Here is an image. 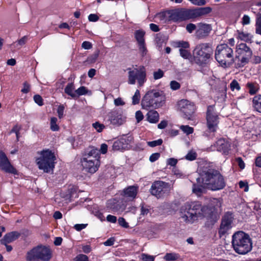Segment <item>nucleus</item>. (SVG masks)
<instances>
[{
    "label": "nucleus",
    "instance_id": "obj_1",
    "mask_svg": "<svg viewBox=\"0 0 261 261\" xmlns=\"http://www.w3.org/2000/svg\"><path fill=\"white\" fill-rule=\"evenodd\" d=\"M180 213L184 221L189 223H193L198 218H205V225L208 227L214 225L219 219L215 209L202 206L198 201L186 202L181 207Z\"/></svg>",
    "mask_w": 261,
    "mask_h": 261
},
{
    "label": "nucleus",
    "instance_id": "obj_2",
    "mask_svg": "<svg viewBox=\"0 0 261 261\" xmlns=\"http://www.w3.org/2000/svg\"><path fill=\"white\" fill-rule=\"evenodd\" d=\"M199 177L196 178L197 184L213 191L219 190L225 186L223 176L220 172L209 166L200 167L198 170Z\"/></svg>",
    "mask_w": 261,
    "mask_h": 261
},
{
    "label": "nucleus",
    "instance_id": "obj_3",
    "mask_svg": "<svg viewBox=\"0 0 261 261\" xmlns=\"http://www.w3.org/2000/svg\"><path fill=\"white\" fill-rule=\"evenodd\" d=\"M212 10V8L209 7L194 9H178L171 12L169 19L174 22L195 19L208 14Z\"/></svg>",
    "mask_w": 261,
    "mask_h": 261
},
{
    "label": "nucleus",
    "instance_id": "obj_4",
    "mask_svg": "<svg viewBox=\"0 0 261 261\" xmlns=\"http://www.w3.org/2000/svg\"><path fill=\"white\" fill-rule=\"evenodd\" d=\"M232 245L235 251L241 254H246L252 249V243L249 236L242 231L233 234Z\"/></svg>",
    "mask_w": 261,
    "mask_h": 261
},
{
    "label": "nucleus",
    "instance_id": "obj_5",
    "mask_svg": "<svg viewBox=\"0 0 261 261\" xmlns=\"http://www.w3.org/2000/svg\"><path fill=\"white\" fill-rule=\"evenodd\" d=\"M215 59L223 67H230L234 62L232 49L226 44L218 45L215 51Z\"/></svg>",
    "mask_w": 261,
    "mask_h": 261
},
{
    "label": "nucleus",
    "instance_id": "obj_6",
    "mask_svg": "<svg viewBox=\"0 0 261 261\" xmlns=\"http://www.w3.org/2000/svg\"><path fill=\"white\" fill-rule=\"evenodd\" d=\"M40 156L36 159L38 168L44 172H53L55 168V161L56 158L54 152L49 149L40 152Z\"/></svg>",
    "mask_w": 261,
    "mask_h": 261
},
{
    "label": "nucleus",
    "instance_id": "obj_7",
    "mask_svg": "<svg viewBox=\"0 0 261 261\" xmlns=\"http://www.w3.org/2000/svg\"><path fill=\"white\" fill-rule=\"evenodd\" d=\"M213 54V46L210 43H203L197 45L193 51L194 60L197 64L200 65L206 64Z\"/></svg>",
    "mask_w": 261,
    "mask_h": 261
},
{
    "label": "nucleus",
    "instance_id": "obj_8",
    "mask_svg": "<svg viewBox=\"0 0 261 261\" xmlns=\"http://www.w3.org/2000/svg\"><path fill=\"white\" fill-rule=\"evenodd\" d=\"M51 258V251L47 247L39 245L29 251L26 254L27 261H49Z\"/></svg>",
    "mask_w": 261,
    "mask_h": 261
},
{
    "label": "nucleus",
    "instance_id": "obj_9",
    "mask_svg": "<svg viewBox=\"0 0 261 261\" xmlns=\"http://www.w3.org/2000/svg\"><path fill=\"white\" fill-rule=\"evenodd\" d=\"M219 117L214 112V107L209 106L206 112V125L207 129L203 133V136L210 139L215 137V133L218 128Z\"/></svg>",
    "mask_w": 261,
    "mask_h": 261
},
{
    "label": "nucleus",
    "instance_id": "obj_10",
    "mask_svg": "<svg viewBox=\"0 0 261 261\" xmlns=\"http://www.w3.org/2000/svg\"><path fill=\"white\" fill-rule=\"evenodd\" d=\"M141 106L143 109L147 110L160 108L162 106L160 93L155 90L148 91L142 99Z\"/></svg>",
    "mask_w": 261,
    "mask_h": 261
},
{
    "label": "nucleus",
    "instance_id": "obj_11",
    "mask_svg": "<svg viewBox=\"0 0 261 261\" xmlns=\"http://www.w3.org/2000/svg\"><path fill=\"white\" fill-rule=\"evenodd\" d=\"M128 83L131 85H134L137 80L140 87L143 85L146 81V72L144 66H140L139 68H134L133 70L128 69Z\"/></svg>",
    "mask_w": 261,
    "mask_h": 261
},
{
    "label": "nucleus",
    "instance_id": "obj_12",
    "mask_svg": "<svg viewBox=\"0 0 261 261\" xmlns=\"http://www.w3.org/2000/svg\"><path fill=\"white\" fill-rule=\"evenodd\" d=\"M150 191L152 195L159 198L168 194L171 191V187L169 183L156 180L152 183Z\"/></svg>",
    "mask_w": 261,
    "mask_h": 261
},
{
    "label": "nucleus",
    "instance_id": "obj_13",
    "mask_svg": "<svg viewBox=\"0 0 261 261\" xmlns=\"http://www.w3.org/2000/svg\"><path fill=\"white\" fill-rule=\"evenodd\" d=\"M179 110L182 113V117L189 120H193L195 117V107L193 103L186 99H182L178 102Z\"/></svg>",
    "mask_w": 261,
    "mask_h": 261
},
{
    "label": "nucleus",
    "instance_id": "obj_14",
    "mask_svg": "<svg viewBox=\"0 0 261 261\" xmlns=\"http://www.w3.org/2000/svg\"><path fill=\"white\" fill-rule=\"evenodd\" d=\"M236 52L238 54L236 58H239L240 56H242L240 60L241 65L239 67L243 66L248 63L252 55V51L250 48L246 43H241L237 45Z\"/></svg>",
    "mask_w": 261,
    "mask_h": 261
},
{
    "label": "nucleus",
    "instance_id": "obj_15",
    "mask_svg": "<svg viewBox=\"0 0 261 261\" xmlns=\"http://www.w3.org/2000/svg\"><path fill=\"white\" fill-rule=\"evenodd\" d=\"M233 221V214L229 212H226L222 218L220 226L219 234L220 236L224 235L232 227Z\"/></svg>",
    "mask_w": 261,
    "mask_h": 261
},
{
    "label": "nucleus",
    "instance_id": "obj_16",
    "mask_svg": "<svg viewBox=\"0 0 261 261\" xmlns=\"http://www.w3.org/2000/svg\"><path fill=\"white\" fill-rule=\"evenodd\" d=\"M0 169L6 173L17 174V170L12 165L6 154L0 150Z\"/></svg>",
    "mask_w": 261,
    "mask_h": 261
},
{
    "label": "nucleus",
    "instance_id": "obj_17",
    "mask_svg": "<svg viewBox=\"0 0 261 261\" xmlns=\"http://www.w3.org/2000/svg\"><path fill=\"white\" fill-rule=\"evenodd\" d=\"M107 117L110 123L115 125H122L125 120V117L123 116L122 111L117 110L109 112Z\"/></svg>",
    "mask_w": 261,
    "mask_h": 261
},
{
    "label": "nucleus",
    "instance_id": "obj_18",
    "mask_svg": "<svg viewBox=\"0 0 261 261\" xmlns=\"http://www.w3.org/2000/svg\"><path fill=\"white\" fill-rule=\"evenodd\" d=\"M212 30V28L211 24L200 22L197 24L195 35L199 39H203L208 36Z\"/></svg>",
    "mask_w": 261,
    "mask_h": 261
},
{
    "label": "nucleus",
    "instance_id": "obj_19",
    "mask_svg": "<svg viewBox=\"0 0 261 261\" xmlns=\"http://www.w3.org/2000/svg\"><path fill=\"white\" fill-rule=\"evenodd\" d=\"M83 170L90 173H94L98 170L100 166V161L92 160L81 161Z\"/></svg>",
    "mask_w": 261,
    "mask_h": 261
},
{
    "label": "nucleus",
    "instance_id": "obj_20",
    "mask_svg": "<svg viewBox=\"0 0 261 261\" xmlns=\"http://www.w3.org/2000/svg\"><path fill=\"white\" fill-rule=\"evenodd\" d=\"M138 191V187L132 186L124 189L123 191L122 200L124 202L133 201L136 197Z\"/></svg>",
    "mask_w": 261,
    "mask_h": 261
},
{
    "label": "nucleus",
    "instance_id": "obj_21",
    "mask_svg": "<svg viewBox=\"0 0 261 261\" xmlns=\"http://www.w3.org/2000/svg\"><path fill=\"white\" fill-rule=\"evenodd\" d=\"M107 207L113 212L119 214L125 210L126 205L124 203L119 202L115 199H113L108 201Z\"/></svg>",
    "mask_w": 261,
    "mask_h": 261
},
{
    "label": "nucleus",
    "instance_id": "obj_22",
    "mask_svg": "<svg viewBox=\"0 0 261 261\" xmlns=\"http://www.w3.org/2000/svg\"><path fill=\"white\" fill-rule=\"evenodd\" d=\"M230 146L229 143L223 138L219 139L214 144L213 146H212V147H215L217 151L224 154L228 152Z\"/></svg>",
    "mask_w": 261,
    "mask_h": 261
},
{
    "label": "nucleus",
    "instance_id": "obj_23",
    "mask_svg": "<svg viewBox=\"0 0 261 261\" xmlns=\"http://www.w3.org/2000/svg\"><path fill=\"white\" fill-rule=\"evenodd\" d=\"M20 236V233L17 231H12L10 233H8L5 234L3 238L1 240V243L2 244L6 245V244L16 240Z\"/></svg>",
    "mask_w": 261,
    "mask_h": 261
},
{
    "label": "nucleus",
    "instance_id": "obj_24",
    "mask_svg": "<svg viewBox=\"0 0 261 261\" xmlns=\"http://www.w3.org/2000/svg\"><path fill=\"white\" fill-rule=\"evenodd\" d=\"M252 107L254 111L261 113V94H257L252 98Z\"/></svg>",
    "mask_w": 261,
    "mask_h": 261
},
{
    "label": "nucleus",
    "instance_id": "obj_25",
    "mask_svg": "<svg viewBox=\"0 0 261 261\" xmlns=\"http://www.w3.org/2000/svg\"><path fill=\"white\" fill-rule=\"evenodd\" d=\"M246 87L250 95L255 94L259 89V85L255 82H248L246 85Z\"/></svg>",
    "mask_w": 261,
    "mask_h": 261
},
{
    "label": "nucleus",
    "instance_id": "obj_26",
    "mask_svg": "<svg viewBox=\"0 0 261 261\" xmlns=\"http://www.w3.org/2000/svg\"><path fill=\"white\" fill-rule=\"evenodd\" d=\"M126 147V141L125 139L121 138L115 141L112 146L113 150L117 151L124 149Z\"/></svg>",
    "mask_w": 261,
    "mask_h": 261
},
{
    "label": "nucleus",
    "instance_id": "obj_27",
    "mask_svg": "<svg viewBox=\"0 0 261 261\" xmlns=\"http://www.w3.org/2000/svg\"><path fill=\"white\" fill-rule=\"evenodd\" d=\"M147 119L148 121L152 123H156L159 121V113L154 110H150L147 114Z\"/></svg>",
    "mask_w": 261,
    "mask_h": 261
},
{
    "label": "nucleus",
    "instance_id": "obj_28",
    "mask_svg": "<svg viewBox=\"0 0 261 261\" xmlns=\"http://www.w3.org/2000/svg\"><path fill=\"white\" fill-rule=\"evenodd\" d=\"M237 38L245 42H251L252 36L248 33L244 32L239 30L237 31Z\"/></svg>",
    "mask_w": 261,
    "mask_h": 261
},
{
    "label": "nucleus",
    "instance_id": "obj_29",
    "mask_svg": "<svg viewBox=\"0 0 261 261\" xmlns=\"http://www.w3.org/2000/svg\"><path fill=\"white\" fill-rule=\"evenodd\" d=\"M145 32L143 30H137L135 32V37L138 45L145 43L144 36Z\"/></svg>",
    "mask_w": 261,
    "mask_h": 261
},
{
    "label": "nucleus",
    "instance_id": "obj_30",
    "mask_svg": "<svg viewBox=\"0 0 261 261\" xmlns=\"http://www.w3.org/2000/svg\"><path fill=\"white\" fill-rule=\"evenodd\" d=\"M65 93L68 95H70L72 98H75L76 97L73 83H71L68 84L65 88Z\"/></svg>",
    "mask_w": 261,
    "mask_h": 261
},
{
    "label": "nucleus",
    "instance_id": "obj_31",
    "mask_svg": "<svg viewBox=\"0 0 261 261\" xmlns=\"http://www.w3.org/2000/svg\"><path fill=\"white\" fill-rule=\"evenodd\" d=\"M99 155V150L94 147H90L88 148L83 154L82 157L90 156L92 155Z\"/></svg>",
    "mask_w": 261,
    "mask_h": 261
},
{
    "label": "nucleus",
    "instance_id": "obj_32",
    "mask_svg": "<svg viewBox=\"0 0 261 261\" xmlns=\"http://www.w3.org/2000/svg\"><path fill=\"white\" fill-rule=\"evenodd\" d=\"M199 185L198 186L193 184L192 189L193 192L198 196H200L203 192L204 188H205L201 185Z\"/></svg>",
    "mask_w": 261,
    "mask_h": 261
},
{
    "label": "nucleus",
    "instance_id": "obj_33",
    "mask_svg": "<svg viewBox=\"0 0 261 261\" xmlns=\"http://www.w3.org/2000/svg\"><path fill=\"white\" fill-rule=\"evenodd\" d=\"M211 205L212 207H208V208H214L216 213H217L216 211V207H220L221 206V202L220 200L217 198H214L211 201ZM218 214V213H217Z\"/></svg>",
    "mask_w": 261,
    "mask_h": 261
},
{
    "label": "nucleus",
    "instance_id": "obj_34",
    "mask_svg": "<svg viewBox=\"0 0 261 261\" xmlns=\"http://www.w3.org/2000/svg\"><path fill=\"white\" fill-rule=\"evenodd\" d=\"M179 255L175 253H167L165 256L164 259L167 261L175 260L178 258Z\"/></svg>",
    "mask_w": 261,
    "mask_h": 261
},
{
    "label": "nucleus",
    "instance_id": "obj_35",
    "mask_svg": "<svg viewBox=\"0 0 261 261\" xmlns=\"http://www.w3.org/2000/svg\"><path fill=\"white\" fill-rule=\"evenodd\" d=\"M57 118L52 117L50 119V129L53 131H57L59 129V127L57 124Z\"/></svg>",
    "mask_w": 261,
    "mask_h": 261
},
{
    "label": "nucleus",
    "instance_id": "obj_36",
    "mask_svg": "<svg viewBox=\"0 0 261 261\" xmlns=\"http://www.w3.org/2000/svg\"><path fill=\"white\" fill-rule=\"evenodd\" d=\"M140 93L138 90H137L135 93L134 95L132 98V103L133 105L138 104L140 102Z\"/></svg>",
    "mask_w": 261,
    "mask_h": 261
},
{
    "label": "nucleus",
    "instance_id": "obj_37",
    "mask_svg": "<svg viewBox=\"0 0 261 261\" xmlns=\"http://www.w3.org/2000/svg\"><path fill=\"white\" fill-rule=\"evenodd\" d=\"M255 26L256 33L261 35V15L258 16L257 17Z\"/></svg>",
    "mask_w": 261,
    "mask_h": 261
},
{
    "label": "nucleus",
    "instance_id": "obj_38",
    "mask_svg": "<svg viewBox=\"0 0 261 261\" xmlns=\"http://www.w3.org/2000/svg\"><path fill=\"white\" fill-rule=\"evenodd\" d=\"M163 143V140L162 139H159L157 140H154L152 141H149L147 142V145L151 147H154L157 146H160Z\"/></svg>",
    "mask_w": 261,
    "mask_h": 261
},
{
    "label": "nucleus",
    "instance_id": "obj_39",
    "mask_svg": "<svg viewBox=\"0 0 261 261\" xmlns=\"http://www.w3.org/2000/svg\"><path fill=\"white\" fill-rule=\"evenodd\" d=\"M179 53L180 56L184 59H188L191 57L190 51L186 49L180 48Z\"/></svg>",
    "mask_w": 261,
    "mask_h": 261
},
{
    "label": "nucleus",
    "instance_id": "obj_40",
    "mask_svg": "<svg viewBox=\"0 0 261 261\" xmlns=\"http://www.w3.org/2000/svg\"><path fill=\"white\" fill-rule=\"evenodd\" d=\"M180 128L184 133L187 134V135L192 134L194 131L193 128L190 127L189 125H181Z\"/></svg>",
    "mask_w": 261,
    "mask_h": 261
},
{
    "label": "nucleus",
    "instance_id": "obj_41",
    "mask_svg": "<svg viewBox=\"0 0 261 261\" xmlns=\"http://www.w3.org/2000/svg\"><path fill=\"white\" fill-rule=\"evenodd\" d=\"M99 54V51L95 52L93 54L88 58V61L90 63H94L97 59Z\"/></svg>",
    "mask_w": 261,
    "mask_h": 261
},
{
    "label": "nucleus",
    "instance_id": "obj_42",
    "mask_svg": "<svg viewBox=\"0 0 261 261\" xmlns=\"http://www.w3.org/2000/svg\"><path fill=\"white\" fill-rule=\"evenodd\" d=\"M100 155H92L90 156H87V157H82L81 159V161H87L88 160H92V161H100Z\"/></svg>",
    "mask_w": 261,
    "mask_h": 261
},
{
    "label": "nucleus",
    "instance_id": "obj_43",
    "mask_svg": "<svg viewBox=\"0 0 261 261\" xmlns=\"http://www.w3.org/2000/svg\"><path fill=\"white\" fill-rule=\"evenodd\" d=\"M153 79L155 80L160 79L164 76V72L161 69H159L156 71H154L153 73Z\"/></svg>",
    "mask_w": 261,
    "mask_h": 261
},
{
    "label": "nucleus",
    "instance_id": "obj_44",
    "mask_svg": "<svg viewBox=\"0 0 261 261\" xmlns=\"http://www.w3.org/2000/svg\"><path fill=\"white\" fill-rule=\"evenodd\" d=\"M230 89L232 91H233L234 89L239 90L241 88L239 83L236 80H233L231 82V83L230 84Z\"/></svg>",
    "mask_w": 261,
    "mask_h": 261
},
{
    "label": "nucleus",
    "instance_id": "obj_45",
    "mask_svg": "<svg viewBox=\"0 0 261 261\" xmlns=\"http://www.w3.org/2000/svg\"><path fill=\"white\" fill-rule=\"evenodd\" d=\"M75 94H76V96L84 95L86 94L87 92L86 87L84 86L80 87L77 90H75Z\"/></svg>",
    "mask_w": 261,
    "mask_h": 261
},
{
    "label": "nucleus",
    "instance_id": "obj_46",
    "mask_svg": "<svg viewBox=\"0 0 261 261\" xmlns=\"http://www.w3.org/2000/svg\"><path fill=\"white\" fill-rule=\"evenodd\" d=\"M74 261H89V258L87 255L80 254L75 257Z\"/></svg>",
    "mask_w": 261,
    "mask_h": 261
},
{
    "label": "nucleus",
    "instance_id": "obj_47",
    "mask_svg": "<svg viewBox=\"0 0 261 261\" xmlns=\"http://www.w3.org/2000/svg\"><path fill=\"white\" fill-rule=\"evenodd\" d=\"M139 49L142 57L146 55L147 53V49L145 47V43L139 44Z\"/></svg>",
    "mask_w": 261,
    "mask_h": 261
},
{
    "label": "nucleus",
    "instance_id": "obj_48",
    "mask_svg": "<svg viewBox=\"0 0 261 261\" xmlns=\"http://www.w3.org/2000/svg\"><path fill=\"white\" fill-rule=\"evenodd\" d=\"M93 126L98 132H101L105 128V126L103 124H100L98 122L93 123Z\"/></svg>",
    "mask_w": 261,
    "mask_h": 261
},
{
    "label": "nucleus",
    "instance_id": "obj_49",
    "mask_svg": "<svg viewBox=\"0 0 261 261\" xmlns=\"http://www.w3.org/2000/svg\"><path fill=\"white\" fill-rule=\"evenodd\" d=\"M34 100L35 102L40 106H41L43 105V99L42 97L39 95H34Z\"/></svg>",
    "mask_w": 261,
    "mask_h": 261
},
{
    "label": "nucleus",
    "instance_id": "obj_50",
    "mask_svg": "<svg viewBox=\"0 0 261 261\" xmlns=\"http://www.w3.org/2000/svg\"><path fill=\"white\" fill-rule=\"evenodd\" d=\"M170 85L171 88L173 90H178L180 87V84L175 81H171Z\"/></svg>",
    "mask_w": 261,
    "mask_h": 261
},
{
    "label": "nucleus",
    "instance_id": "obj_51",
    "mask_svg": "<svg viewBox=\"0 0 261 261\" xmlns=\"http://www.w3.org/2000/svg\"><path fill=\"white\" fill-rule=\"evenodd\" d=\"M65 107L63 105H60L57 109L58 117L60 119L63 117Z\"/></svg>",
    "mask_w": 261,
    "mask_h": 261
},
{
    "label": "nucleus",
    "instance_id": "obj_52",
    "mask_svg": "<svg viewBox=\"0 0 261 261\" xmlns=\"http://www.w3.org/2000/svg\"><path fill=\"white\" fill-rule=\"evenodd\" d=\"M118 223L121 226L124 228H127L129 227L128 223H127L125 220L122 217H120L118 219Z\"/></svg>",
    "mask_w": 261,
    "mask_h": 261
},
{
    "label": "nucleus",
    "instance_id": "obj_53",
    "mask_svg": "<svg viewBox=\"0 0 261 261\" xmlns=\"http://www.w3.org/2000/svg\"><path fill=\"white\" fill-rule=\"evenodd\" d=\"M155 41L159 45H161L163 42V35L160 33L156 34L155 35Z\"/></svg>",
    "mask_w": 261,
    "mask_h": 261
},
{
    "label": "nucleus",
    "instance_id": "obj_54",
    "mask_svg": "<svg viewBox=\"0 0 261 261\" xmlns=\"http://www.w3.org/2000/svg\"><path fill=\"white\" fill-rule=\"evenodd\" d=\"M186 159L189 161H193L196 158V153L194 152H189L186 156Z\"/></svg>",
    "mask_w": 261,
    "mask_h": 261
},
{
    "label": "nucleus",
    "instance_id": "obj_55",
    "mask_svg": "<svg viewBox=\"0 0 261 261\" xmlns=\"http://www.w3.org/2000/svg\"><path fill=\"white\" fill-rule=\"evenodd\" d=\"M196 29V25L193 23H189L186 26V30L189 33H192Z\"/></svg>",
    "mask_w": 261,
    "mask_h": 261
},
{
    "label": "nucleus",
    "instance_id": "obj_56",
    "mask_svg": "<svg viewBox=\"0 0 261 261\" xmlns=\"http://www.w3.org/2000/svg\"><path fill=\"white\" fill-rule=\"evenodd\" d=\"M142 259L143 261H154V258L153 256L146 254H142Z\"/></svg>",
    "mask_w": 261,
    "mask_h": 261
},
{
    "label": "nucleus",
    "instance_id": "obj_57",
    "mask_svg": "<svg viewBox=\"0 0 261 261\" xmlns=\"http://www.w3.org/2000/svg\"><path fill=\"white\" fill-rule=\"evenodd\" d=\"M160 156V153L156 152L152 153L149 157V161L151 162H154L158 160Z\"/></svg>",
    "mask_w": 261,
    "mask_h": 261
},
{
    "label": "nucleus",
    "instance_id": "obj_58",
    "mask_svg": "<svg viewBox=\"0 0 261 261\" xmlns=\"http://www.w3.org/2000/svg\"><path fill=\"white\" fill-rule=\"evenodd\" d=\"M193 4L197 6H203L206 4L205 0H189Z\"/></svg>",
    "mask_w": 261,
    "mask_h": 261
},
{
    "label": "nucleus",
    "instance_id": "obj_59",
    "mask_svg": "<svg viewBox=\"0 0 261 261\" xmlns=\"http://www.w3.org/2000/svg\"><path fill=\"white\" fill-rule=\"evenodd\" d=\"M135 117L137 122H139L142 121L144 118V116L140 111H138L136 113Z\"/></svg>",
    "mask_w": 261,
    "mask_h": 261
},
{
    "label": "nucleus",
    "instance_id": "obj_60",
    "mask_svg": "<svg viewBox=\"0 0 261 261\" xmlns=\"http://www.w3.org/2000/svg\"><path fill=\"white\" fill-rule=\"evenodd\" d=\"M239 187L240 188L242 189L245 188L244 191L247 192L249 190V187L248 185V183L247 182H244L243 181H240L239 182Z\"/></svg>",
    "mask_w": 261,
    "mask_h": 261
},
{
    "label": "nucleus",
    "instance_id": "obj_61",
    "mask_svg": "<svg viewBox=\"0 0 261 261\" xmlns=\"http://www.w3.org/2000/svg\"><path fill=\"white\" fill-rule=\"evenodd\" d=\"M178 46L181 48H183V49H186L189 47V44L186 41H180L178 42Z\"/></svg>",
    "mask_w": 261,
    "mask_h": 261
},
{
    "label": "nucleus",
    "instance_id": "obj_62",
    "mask_svg": "<svg viewBox=\"0 0 261 261\" xmlns=\"http://www.w3.org/2000/svg\"><path fill=\"white\" fill-rule=\"evenodd\" d=\"M82 47L85 49H89L92 47V45L89 41H84L82 44Z\"/></svg>",
    "mask_w": 261,
    "mask_h": 261
},
{
    "label": "nucleus",
    "instance_id": "obj_63",
    "mask_svg": "<svg viewBox=\"0 0 261 261\" xmlns=\"http://www.w3.org/2000/svg\"><path fill=\"white\" fill-rule=\"evenodd\" d=\"M115 239L113 237L110 238L103 243V244L106 246H111L114 244Z\"/></svg>",
    "mask_w": 261,
    "mask_h": 261
},
{
    "label": "nucleus",
    "instance_id": "obj_64",
    "mask_svg": "<svg viewBox=\"0 0 261 261\" xmlns=\"http://www.w3.org/2000/svg\"><path fill=\"white\" fill-rule=\"evenodd\" d=\"M114 104L116 106H120L124 105L125 102L121 98L119 97L114 100Z\"/></svg>",
    "mask_w": 261,
    "mask_h": 261
}]
</instances>
